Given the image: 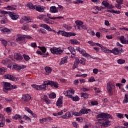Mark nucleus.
<instances>
[{
    "label": "nucleus",
    "mask_w": 128,
    "mask_h": 128,
    "mask_svg": "<svg viewBox=\"0 0 128 128\" xmlns=\"http://www.w3.org/2000/svg\"><path fill=\"white\" fill-rule=\"evenodd\" d=\"M96 118L99 120L100 124L104 128H108L110 126V122L108 118H112V115L108 113H102L98 115Z\"/></svg>",
    "instance_id": "obj_1"
},
{
    "label": "nucleus",
    "mask_w": 128,
    "mask_h": 128,
    "mask_svg": "<svg viewBox=\"0 0 128 128\" xmlns=\"http://www.w3.org/2000/svg\"><path fill=\"white\" fill-rule=\"evenodd\" d=\"M96 46L101 48L102 50L104 52H106V54H109V52L110 54L112 53L116 56L122 54V53L124 52V50L120 48H114L112 50H110L106 48H104V46L98 43H96Z\"/></svg>",
    "instance_id": "obj_2"
},
{
    "label": "nucleus",
    "mask_w": 128,
    "mask_h": 128,
    "mask_svg": "<svg viewBox=\"0 0 128 128\" xmlns=\"http://www.w3.org/2000/svg\"><path fill=\"white\" fill-rule=\"evenodd\" d=\"M88 112H90V109L82 108L79 112H73L72 114L76 116H80L82 114H88Z\"/></svg>",
    "instance_id": "obj_3"
},
{
    "label": "nucleus",
    "mask_w": 128,
    "mask_h": 128,
    "mask_svg": "<svg viewBox=\"0 0 128 128\" xmlns=\"http://www.w3.org/2000/svg\"><path fill=\"white\" fill-rule=\"evenodd\" d=\"M114 88H116V86H114V84L112 82H108L107 83V89L109 96H112V90L114 89Z\"/></svg>",
    "instance_id": "obj_4"
},
{
    "label": "nucleus",
    "mask_w": 128,
    "mask_h": 128,
    "mask_svg": "<svg viewBox=\"0 0 128 128\" xmlns=\"http://www.w3.org/2000/svg\"><path fill=\"white\" fill-rule=\"evenodd\" d=\"M57 34H61V36H66L68 38H70V36H75L76 34L74 33H72V32H68L62 30H59Z\"/></svg>",
    "instance_id": "obj_5"
},
{
    "label": "nucleus",
    "mask_w": 128,
    "mask_h": 128,
    "mask_svg": "<svg viewBox=\"0 0 128 128\" xmlns=\"http://www.w3.org/2000/svg\"><path fill=\"white\" fill-rule=\"evenodd\" d=\"M76 50H78V52H80V54H82L83 56H85V58H91L94 59V58L92 57V56L87 54L84 49H82L80 47H76Z\"/></svg>",
    "instance_id": "obj_6"
},
{
    "label": "nucleus",
    "mask_w": 128,
    "mask_h": 128,
    "mask_svg": "<svg viewBox=\"0 0 128 128\" xmlns=\"http://www.w3.org/2000/svg\"><path fill=\"white\" fill-rule=\"evenodd\" d=\"M8 68H12V70H24L26 68V66L24 65H18V64H8Z\"/></svg>",
    "instance_id": "obj_7"
},
{
    "label": "nucleus",
    "mask_w": 128,
    "mask_h": 128,
    "mask_svg": "<svg viewBox=\"0 0 128 128\" xmlns=\"http://www.w3.org/2000/svg\"><path fill=\"white\" fill-rule=\"evenodd\" d=\"M50 50L53 54H62L64 52L60 48H58L56 47H53L50 48Z\"/></svg>",
    "instance_id": "obj_8"
},
{
    "label": "nucleus",
    "mask_w": 128,
    "mask_h": 128,
    "mask_svg": "<svg viewBox=\"0 0 128 128\" xmlns=\"http://www.w3.org/2000/svg\"><path fill=\"white\" fill-rule=\"evenodd\" d=\"M4 78H6V80H12V82H16L17 80H20V78H18V77H14L10 74H5L4 76Z\"/></svg>",
    "instance_id": "obj_9"
},
{
    "label": "nucleus",
    "mask_w": 128,
    "mask_h": 128,
    "mask_svg": "<svg viewBox=\"0 0 128 128\" xmlns=\"http://www.w3.org/2000/svg\"><path fill=\"white\" fill-rule=\"evenodd\" d=\"M56 106L58 108H60L62 106V96H60L56 102Z\"/></svg>",
    "instance_id": "obj_10"
},
{
    "label": "nucleus",
    "mask_w": 128,
    "mask_h": 128,
    "mask_svg": "<svg viewBox=\"0 0 128 128\" xmlns=\"http://www.w3.org/2000/svg\"><path fill=\"white\" fill-rule=\"evenodd\" d=\"M10 16L12 20H16L18 18V16H20L16 13L14 12H10Z\"/></svg>",
    "instance_id": "obj_11"
},
{
    "label": "nucleus",
    "mask_w": 128,
    "mask_h": 128,
    "mask_svg": "<svg viewBox=\"0 0 128 128\" xmlns=\"http://www.w3.org/2000/svg\"><path fill=\"white\" fill-rule=\"evenodd\" d=\"M68 50H70L72 56H71V58H74V56H76V50H74V48H72V47H68Z\"/></svg>",
    "instance_id": "obj_12"
},
{
    "label": "nucleus",
    "mask_w": 128,
    "mask_h": 128,
    "mask_svg": "<svg viewBox=\"0 0 128 128\" xmlns=\"http://www.w3.org/2000/svg\"><path fill=\"white\" fill-rule=\"evenodd\" d=\"M16 36H18V38H16V40H24V38H26V35H22L20 34H18L16 35Z\"/></svg>",
    "instance_id": "obj_13"
},
{
    "label": "nucleus",
    "mask_w": 128,
    "mask_h": 128,
    "mask_svg": "<svg viewBox=\"0 0 128 128\" xmlns=\"http://www.w3.org/2000/svg\"><path fill=\"white\" fill-rule=\"evenodd\" d=\"M32 98V97L28 94H26L22 96V100L24 102H28Z\"/></svg>",
    "instance_id": "obj_14"
},
{
    "label": "nucleus",
    "mask_w": 128,
    "mask_h": 128,
    "mask_svg": "<svg viewBox=\"0 0 128 128\" xmlns=\"http://www.w3.org/2000/svg\"><path fill=\"white\" fill-rule=\"evenodd\" d=\"M40 28H44L46 30H48V32L50 30V27L48 25L46 24H40Z\"/></svg>",
    "instance_id": "obj_15"
},
{
    "label": "nucleus",
    "mask_w": 128,
    "mask_h": 128,
    "mask_svg": "<svg viewBox=\"0 0 128 128\" xmlns=\"http://www.w3.org/2000/svg\"><path fill=\"white\" fill-rule=\"evenodd\" d=\"M1 32H4V34H10V32H12V30H10L8 28H4L2 29Z\"/></svg>",
    "instance_id": "obj_16"
},
{
    "label": "nucleus",
    "mask_w": 128,
    "mask_h": 128,
    "mask_svg": "<svg viewBox=\"0 0 128 128\" xmlns=\"http://www.w3.org/2000/svg\"><path fill=\"white\" fill-rule=\"evenodd\" d=\"M6 9L8 10H16V6L12 5L11 6H8L6 7Z\"/></svg>",
    "instance_id": "obj_17"
},
{
    "label": "nucleus",
    "mask_w": 128,
    "mask_h": 128,
    "mask_svg": "<svg viewBox=\"0 0 128 128\" xmlns=\"http://www.w3.org/2000/svg\"><path fill=\"white\" fill-rule=\"evenodd\" d=\"M50 12L52 14L58 12V10H56V6H52L50 8Z\"/></svg>",
    "instance_id": "obj_18"
},
{
    "label": "nucleus",
    "mask_w": 128,
    "mask_h": 128,
    "mask_svg": "<svg viewBox=\"0 0 128 128\" xmlns=\"http://www.w3.org/2000/svg\"><path fill=\"white\" fill-rule=\"evenodd\" d=\"M102 4H103V6H104L106 8H114V7L110 6V4L106 1H103L102 2Z\"/></svg>",
    "instance_id": "obj_19"
},
{
    "label": "nucleus",
    "mask_w": 128,
    "mask_h": 128,
    "mask_svg": "<svg viewBox=\"0 0 128 128\" xmlns=\"http://www.w3.org/2000/svg\"><path fill=\"white\" fill-rule=\"evenodd\" d=\"M22 30H30V26L28 24H24L23 26H22Z\"/></svg>",
    "instance_id": "obj_20"
},
{
    "label": "nucleus",
    "mask_w": 128,
    "mask_h": 128,
    "mask_svg": "<svg viewBox=\"0 0 128 128\" xmlns=\"http://www.w3.org/2000/svg\"><path fill=\"white\" fill-rule=\"evenodd\" d=\"M13 120H22V116L20 114H16L15 116L12 117Z\"/></svg>",
    "instance_id": "obj_21"
},
{
    "label": "nucleus",
    "mask_w": 128,
    "mask_h": 128,
    "mask_svg": "<svg viewBox=\"0 0 128 128\" xmlns=\"http://www.w3.org/2000/svg\"><path fill=\"white\" fill-rule=\"evenodd\" d=\"M36 10L40 12H43L44 10V9L40 6H36Z\"/></svg>",
    "instance_id": "obj_22"
},
{
    "label": "nucleus",
    "mask_w": 128,
    "mask_h": 128,
    "mask_svg": "<svg viewBox=\"0 0 128 128\" xmlns=\"http://www.w3.org/2000/svg\"><path fill=\"white\" fill-rule=\"evenodd\" d=\"M66 62H68V57H64L61 59L60 64H66Z\"/></svg>",
    "instance_id": "obj_23"
},
{
    "label": "nucleus",
    "mask_w": 128,
    "mask_h": 128,
    "mask_svg": "<svg viewBox=\"0 0 128 128\" xmlns=\"http://www.w3.org/2000/svg\"><path fill=\"white\" fill-rule=\"evenodd\" d=\"M39 86V90H46V86L44 84Z\"/></svg>",
    "instance_id": "obj_24"
},
{
    "label": "nucleus",
    "mask_w": 128,
    "mask_h": 128,
    "mask_svg": "<svg viewBox=\"0 0 128 128\" xmlns=\"http://www.w3.org/2000/svg\"><path fill=\"white\" fill-rule=\"evenodd\" d=\"M28 8H30L31 10H36V7L32 4V3L29 2L27 4Z\"/></svg>",
    "instance_id": "obj_25"
},
{
    "label": "nucleus",
    "mask_w": 128,
    "mask_h": 128,
    "mask_svg": "<svg viewBox=\"0 0 128 128\" xmlns=\"http://www.w3.org/2000/svg\"><path fill=\"white\" fill-rule=\"evenodd\" d=\"M70 42L72 44H80V42H78V41L76 40L71 39L70 40Z\"/></svg>",
    "instance_id": "obj_26"
},
{
    "label": "nucleus",
    "mask_w": 128,
    "mask_h": 128,
    "mask_svg": "<svg viewBox=\"0 0 128 128\" xmlns=\"http://www.w3.org/2000/svg\"><path fill=\"white\" fill-rule=\"evenodd\" d=\"M3 84L4 86V88H10L12 84L8 82H4Z\"/></svg>",
    "instance_id": "obj_27"
},
{
    "label": "nucleus",
    "mask_w": 128,
    "mask_h": 128,
    "mask_svg": "<svg viewBox=\"0 0 128 128\" xmlns=\"http://www.w3.org/2000/svg\"><path fill=\"white\" fill-rule=\"evenodd\" d=\"M14 58L17 60H22V56L20 55V54L18 53L16 56H15Z\"/></svg>",
    "instance_id": "obj_28"
},
{
    "label": "nucleus",
    "mask_w": 128,
    "mask_h": 128,
    "mask_svg": "<svg viewBox=\"0 0 128 128\" xmlns=\"http://www.w3.org/2000/svg\"><path fill=\"white\" fill-rule=\"evenodd\" d=\"M128 94H124V100H123V104H128Z\"/></svg>",
    "instance_id": "obj_29"
},
{
    "label": "nucleus",
    "mask_w": 128,
    "mask_h": 128,
    "mask_svg": "<svg viewBox=\"0 0 128 128\" xmlns=\"http://www.w3.org/2000/svg\"><path fill=\"white\" fill-rule=\"evenodd\" d=\"M52 88L54 86V88H58V84L56 82H54V81H52V83L50 84Z\"/></svg>",
    "instance_id": "obj_30"
},
{
    "label": "nucleus",
    "mask_w": 128,
    "mask_h": 128,
    "mask_svg": "<svg viewBox=\"0 0 128 128\" xmlns=\"http://www.w3.org/2000/svg\"><path fill=\"white\" fill-rule=\"evenodd\" d=\"M80 96L82 98H88V93L81 92Z\"/></svg>",
    "instance_id": "obj_31"
},
{
    "label": "nucleus",
    "mask_w": 128,
    "mask_h": 128,
    "mask_svg": "<svg viewBox=\"0 0 128 128\" xmlns=\"http://www.w3.org/2000/svg\"><path fill=\"white\" fill-rule=\"evenodd\" d=\"M45 70L46 72V74H50L52 72V68L50 67H45Z\"/></svg>",
    "instance_id": "obj_32"
},
{
    "label": "nucleus",
    "mask_w": 128,
    "mask_h": 128,
    "mask_svg": "<svg viewBox=\"0 0 128 128\" xmlns=\"http://www.w3.org/2000/svg\"><path fill=\"white\" fill-rule=\"evenodd\" d=\"M2 64H10V60L9 59H6L5 60H3L2 61Z\"/></svg>",
    "instance_id": "obj_33"
},
{
    "label": "nucleus",
    "mask_w": 128,
    "mask_h": 128,
    "mask_svg": "<svg viewBox=\"0 0 128 128\" xmlns=\"http://www.w3.org/2000/svg\"><path fill=\"white\" fill-rule=\"evenodd\" d=\"M46 17V16L45 14H41L40 15L38 16L37 18H38V20H44V18Z\"/></svg>",
    "instance_id": "obj_34"
},
{
    "label": "nucleus",
    "mask_w": 128,
    "mask_h": 128,
    "mask_svg": "<svg viewBox=\"0 0 128 128\" xmlns=\"http://www.w3.org/2000/svg\"><path fill=\"white\" fill-rule=\"evenodd\" d=\"M52 83V80H47V81H44V84L46 86H50V84Z\"/></svg>",
    "instance_id": "obj_35"
},
{
    "label": "nucleus",
    "mask_w": 128,
    "mask_h": 128,
    "mask_svg": "<svg viewBox=\"0 0 128 128\" xmlns=\"http://www.w3.org/2000/svg\"><path fill=\"white\" fill-rule=\"evenodd\" d=\"M23 20L24 22H32V19L28 18V16H24L23 17Z\"/></svg>",
    "instance_id": "obj_36"
},
{
    "label": "nucleus",
    "mask_w": 128,
    "mask_h": 128,
    "mask_svg": "<svg viewBox=\"0 0 128 128\" xmlns=\"http://www.w3.org/2000/svg\"><path fill=\"white\" fill-rule=\"evenodd\" d=\"M108 12H112L113 14H120V11H116L114 10H108Z\"/></svg>",
    "instance_id": "obj_37"
},
{
    "label": "nucleus",
    "mask_w": 128,
    "mask_h": 128,
    "mask_svg": "<svg viewBox=\"0 0 128 128\" xmlns=\"http://www.w3.org/2000/svg\"><path fill=\"white\" fill-rule=\"evenodd\" d=\"M0 41L2 42V43L4 46H8V42L2 38L0 39Z\"/></svg>",
    "instance_id": "obj_38"
},
{
    "label": "nucleus",
    "mask_w": 128,
    "mask_h": 128,
    "mask_svg": "<svg viewBox=\"0 0 128 128\" xmlns=\"http://www.w3.org/2000/svg\"><path fill=\"white\" fill-rule=\"evenodd\" d=\"M5 120L4 116L2 114H0V122H4Z\"/></svg>",
    "instance_id": "obj_39"
},
{
    "label": "nucleus",
    "mask_w": 128,
    "mask_h": 128,
    "mask_svg": "<svg viewBox=\"0 0 128 128\" xmlns=\"http://www.w3.org/2000/svg\"><path fill=\"white\" fill-rule=\"evenodd\" d=\"M50 98H56V94L55 93H52L49 94Z\"/></svg>",
    "instance_id": "obj_40"
},
{
    "label": "nucleus",
    "mask_w": 128,
    "mask_h": 128,
    "mask_svg": "<svg viewBox=\"0 0 128 128\" xmlns=\"http://www.w3.org/2000/svg\"><path fill=\"white\" fill-rule=\"evenodd\" d=\"M71 98H72L74 102H78V100H80V98H78V96H76L74 97L72 96Z\"/></svg>",
    "instance_id": "obj_41"
},
{
    "label": "nucleus",
    "mask_w": 128,
    "mask_h": 128,
    "mask_svg": "<svg viewBox=\"0 0 128 128\" xmlns=\"http://www.w3.org/2000/svg\"><path fill=\"white\" fill-rule=\"evenodd\" d=\"M23 56L25 60H26V62H28V60H30V58L29 56H28L25 54L23 55Z\"/></svg>",
    "instance_id": "obj_42"
},
{
    "label": "nucleus",
    "mask_w": 128,
    "mask_h": 128,
    "mask_svg": "<svg viewBox=\"0 0 128 128\" xmlns=\"http://www.w3.org/2000/svg\"><path fill=\"white\" fill-rule=\"evenodd\" d=\"M75 23L77 26H82V24H84V22H82L80 20H76V21Z\"/></svg>",
    "instance_id": "obj_43"
},
{
    "label": "nucleus",
    "mask_w": 128,
    "mask_h": 128,
    "mask_svg": "<svg viewBox=\"0 0 128 128\" xmlns=\"http://www.w3.org/2000/svg\"><path fill=\"white\" fill-rule=\"evenodd\" d=\"M32 86L34 88H35V90H40V86H38L36 84H32Z\"/></svg>",
    "instance_id": "obj_44"
},
{
    "label": "nucleus",
    "mask_w": 128,
    "mask_h": 128,
    "mask_svg": "<svg viewBox=\"0 0 128 128\" xmlns=\"http://www.w3.org/2000/svg\"><path fill=\"white\" fill-rule=\"evenodd\" d=\"M6 72V68H0V74H4Z\"/></svg>",
    "instance_id": "obj_45"
},
{
    "label": "nucleus",
    "mask_w": 128,
    "mask_h": 128,
    "mask_svg": "<svg viewBox=\"0 0 128 128\" xmlns=\"http://www.w3.org/2000/svg\"><path fill=\"white\" fill-rule=\"evenodd\" d=\"M126 62V60H122V59H119L118 60V63L120 64H124Z\"/></svg>",
    "instance_id": "obj_46"
},
{
    "label": "nucleus",
    "mask_w": 128,
    "mask_h": 128,
    "mask_svg": "<svg viewBox=\"0 0 128 128\" xmlns=\"http://www.w3.org/2000/svg\"><path fill=\"white\" fill-rule=\"evenodd\" d=\"M40 32L41 34H46V30L43 28H40Z\"/></svg>",
    "instance_id": "obj_47"
},
{
    "label": "nucleus",
    "mask_w": 128,
    "mask_h": 128,
    "mask_svg": "<svg viewBox=\"0 0 128 128\" xmlns=\"http://www.w3.org/2000/svg\"><path fill=\"white\" fill-rule=\"evenodd\" d=\"M64 26V28H66L67 30H72V26H70L68 25L65 24Z\"/></svg>",
    "instance_id": "obj_48"
},
{
    "label": "nucleus",
    "mask_w": 128,
    "mask_h": 128,
    "mask_svg": "<svg viewBox=\"0 0 128 128\" xmlns=\"http://www.w3.org/2000/svg\"><path fill=\"white\" fill-rule=\"evenodd\" d=\"M1 14H8V16H10V12L2 11Z\"/></svg>",
    "instance_id": "obj_49"
},
{
    "label": "nucleus",
    "mask_w": 128,
    "mask_h": 128,
    "mask_svg": "<svg viewBox=\"0 0 128 128\" xmlns=\"http://www.w3.org/2000/svg\"><path fill=\"white\" fill-rule=\"evenodd\" d=\"M88 82H96V80H94V76H92L88 79Z\"/></svg>",
    "instance_id": "obj_50"
},
{
    "label": "nucleus",
    "mask_w": 128,
    "mask_h": 128,
    "mask_svg": "<svg viewBox=\"0 0 128 128\" xmlns=\"http://www.w3.org/2000/svg\"><path fill=\"white\" fill-rule=\"evenodd\" d=\"M67 92H68V96L70 98H72V95L70 94V90H68Z\"/></svg>",
    "instance_id": "obj_51"
},
{
    "label": "nucleus",
    "mask_w": 128,
    "mask_h": 128,
    "mask_svg": "<svg viewBox=\"0 0 128 128\" xmlns=\"http://www.w3.org/2000/svg\"><path fill=\"white\" fill-rule=\"evenodd\" d=\"M23 118H24V120H28L30 122H32V119L26 115L24 116Z\"/></svg>",
    "instance_id": "obj_52"
},
{
    "label": "nucleus",
    "mask_w": 128,
    "mask_h": 128,
    "mask_svg": "<svg viewBox=\"0 0 128 128\" xmlns=\"http://www.w3.org/2000/svg\"><path fill=\"white\" fill-rule=\"evenodd\" d=\"M8 90H10V88H6L5 87H4V88H3V92H8Z\"/></svg>",
    "instance_id": "obj_53"
},
{
    "label": "nucleus",
    "mask_w": 128,
    "mask_h": 128,
    "mask_svg": "<svg viewBox=\"0 0 128 128\" xmlns=\"http://www.w3.org/2000/svg\"><path fill=\"white\" fill-rule=\"evenodd\" d=\"M40 124H44V122H46V118H43L40 120Z\"/></svg>",
    "instance_id": "obj_54"
},
{
    "label": "nucleus",
    "mask_w": 128,
    "mask_h": 128,
    "mask_svg": "<svg viewBox=\"0 0 128 128\" xmlns=\"http://www.w3.org/2000/svg\"><path fill=\"white\" fill-rule=\"evenodd\" d=\"M117 116H118L119 118H124V114L120 113L117 114Z\"/></svg>",
    "instance_id": "obj_55"
},
{
    "label": "nucleus",
    "mask_w": 128,
    "mask_h": 128,
    "mask_svg": "<svg viewBox=\"0 0 128 128\" xmlns=\"http://www.w3.org/2000/svg\"><path fill=\"white\" fill-rule=\"evenodd\" d=\"M122 4H116L115 6L118 8V10H120L122 8Z\"/></svg>",
    "instance_id": "obj_56"
},
{
    "label": "nucleus",
    "mask_w": 128,
    "mask_h": 128,
    "mask_svg": "<svg viewBox=\"0 0 128 128\" xmlns=\"http://www.w3.org/2000/svg\"><path fill=\"white\" fill-rule=\"evenodd\" d=\"M74 2V4H82V2H84V1L80 0H76Z\"/></svg>",
    "instance_id": "obj_57"
},
{
    "label": "nucleus",
    "mask_w": 128,
    "mask_h": 128,
    "mask_svg": "<svg viewBox=\"0 0 128 128\" xmlns=\"http://www.w3.org/2000/svg\"><path fill=\"white\" fill-rule=\"evenodd\" d=\"M25 110L28 112H29V114H32V110H30L28 108L26 107Z\"/></svg>",
    "instance_id": "obj_58"
},
{
    "label": "nucleus",
    "mask_w": 128,
    "mask_h": 128,
    "mask_svg": "<svg viewBox=\"0 0 128 128\" xmlns=\"http://www.w3.org/2000/svg\"><path fill=\"white\" fill-rule=\"evenodd\" d=\"M91 104H92V106H98V103L96 101H94V102L92 101L91 102Z\"/></svg>",
    "instance_id": "obj_59"
},
{
    "label": "nucleus",
    "mask_w": 128,
    "mask_h": 128,
    "mask_svg": "<svg viewBox=\"0 0 128 128\" xmlns=\"http://www.w3.org/2000/svg\"><path fill=\"white\" fill-rule=\"evenodd\" d=\"M78 64L74 62V64L73 65V70H74L75 68H78Z\"/></svg>",
    "instance_id": "obj_60"
},
{
    "label": "nucleus",
    "mask_w": 128,
    "mask_h": 128,
    "mask_svg": "<svg viewBox=\"0 0 128 128\" xmlns=\"http://www.w3.org/2000/svg\"><path fill=\"white\" fill-rule=\"evenodd\" d=\"M44 21L45 22L46 24H50V19L48 18H44Z\"/></svg>",
    "instance_id": "obj_61"
},
{
    "label": "nucleus",
    "mask_w": 128,
    "mask_h": 128,
    "mask_svg": "<svg viewBox=\"0 0 128 128\" xmlns=\"http://www.w3.org/2000/svg\"><path fill=\"white\" fill-rule=\"evenodd\" d=\"M88 44H91V46H96V43H94L92 41H88Z\"/></svg>",
    "instance_id": "obj_62"
},
{
    "label": "nucleus",
    "mask_w": 128,
    "mask_h": 128,
    "mask_svg": "<svg viewBox=\"0 0 128 128\" xmlns=\"http://www.w3.org/2000/svg\"><path fill=\"white\" fill-rule=\"evenodd\" d=\"M40 50H42V52H44V54L46 52V48H45V47L42 48Z\"/></svg>",
    "instance_id": "obj_63"
},
{
    "label": "nucleus",
    "mask_w": 128,
    "mask_h": 128,
    "mask_svg": "<svg viewBox=\"0 0 128 128\" xmlns=\"http://www.w3.org/2000/svg\"><path fill=\"white\" fill-rule=\"evenodd\" d=\"M31 46H32V48H36V42L32 43Z\"/></svg>",
    "instance_id": "obj_64"
}]
</instances>
